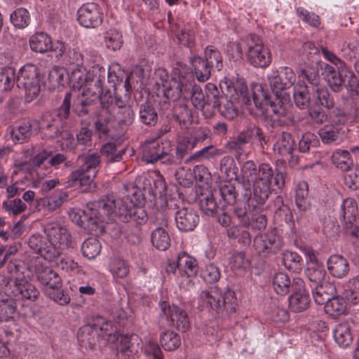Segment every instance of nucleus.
I'll return each instance as SVG.
<instances>
[{
	"instance_id": "obj_1",
	"label": "nucleus",
	"mask_w": 359,
	"mask_h": 359,
	"mask_svg": "<svg viewBox=\"0 0 359 359\" xmlns=\"http://www.w3.org/2000/svg\"><path fill=\"white\" fill-rule=\"evenodd\" d=\"M102 224L119 220L123 222L133 221L137 225H142L149 219L145 210L129 198L124 197L114 199L113 197H103L97 201Z\"/></svg>"
},
{
	"instance_id": "obj_2",
	"label": "nucleus",
	"mask_w": 359,
	"mask_h": 359,
	"mask_svg": "<svg viewBox=\"0 0 359 359\" xmlns=\"http://www.w3.org/2000/svg\"><path fill=\"white\" fill-rule=\"evenodd\" d=\"M76 163L78 168L71 173L67 186L75 188L83 187V191H87L90 189L100 166V156L95 153L83 154L78 157Z\"/></svg>"
},
{
	"instance_id": "obj_3",
	"label": "nucleus",
	"mask_w": 359,
	"mask_h": 359,
	"mask_svg": "<svg viewBox=\"0 0 359 359\" xmlns=\"http://www.w3.org/2000/svg\"><path fill=\"white\" fill-rule=\"evenodd\" d=\"M322 75L334 93L340 92L344 86L351 95L359 97V78L346 67H341L336 70L329 64L323 65Z\"/></svg>"
},
{
	"instance_id": "obj_4",
	"label": "nucleus",
	"mask_w": 359,
	"mask_h": 359,
	"mask_svg": "<svg viewBox=\"0 0 359 359\" xmlns=\"http://www.w3.org/2000/svg\"><path fill=\"white\" fill-rule=\"evenodd\" d=\"M200 298L203 303L209 305L217 313L223 314L226 311L228 315H231L236 312L237 298L234 292L229 288L224 293H222L217 287L203 290L200 294Z\"/></svg>"
},
{
	"instance_id": "obj_5",
	"label": "nucleus",
	"mask_w": 359,
	"mask_h": 359,
	"mask_svg": "<svg viewBox=\"0 0 359 359\" xmlns=\"http://www.w3.org/2000/svg\"><path fill=\"white\" fill-rule=\"evenodd\" d=\"M100 205H103L97 203V201L89 202L86 209L72 211L70 217L74 222L91 233L95 232L96 235L98 233H103L107 226H104L101 222L99 211Z\"/></svg>"
},
{
	"instance_id": "obj_6",
	"label": "nucleus",
	"mask_w": 359,
	"mask_h": 359,
	"mask_svg": "<svg viewBox=\"0 0 359 359\" xmlns=\"http://www.w3.org/2000/svg\"><path fill=\"white\" fill-rule=\"evenodd\" d=\"M16 84L25 91L27 102H30L36 98L41 91V74L39 68L33 64L24 65L18 72Z\"/></svg>"
},
{
	"instance_id": "obj_7",
	"label": "nucleus",
	"mask_w": 359,
	"mask_h": 359,
	"mask_svg": "<svg viewBox=\"0 0 359 359\" xmlns=\"http://www.w3.org/2000/svg\"><path fill=\"white\" fill-rule=\"evenodd\" d=\"M107 74L109 75V72H107L104 67L100 66H93L92 72H87L83 66L76 67L72 70L69 76V84L74 90H79L83 86L86 88L103 85Z\"/></svg>"
},
{
	"instance_id": "obj_8",
	"label": "nucleus",
	"mask_w": 359,
	"mask_h": 359,
	"mask_svg": "<svg viewBox=\"0 0 359 359\" xmlns=\"http://www.w3.org/2000/svg\"><path fill=\"white\" fill-rule=\"evenodd\" d=\"M248 62L257 68H266L271 62L270 50L257 35L250 34L245 39Z\"/></svg>"
},
{
	"instance_id": "obj_9",
	"label": "nucleus",
	"mask_w": 359,
	"mask_h": 359,
	"mask_svg": "<svg viewBox=\"0 0 359 359\" xmlns=\"http://www.w3.org/2000/svg\"><path fill=\"white\" fill-rule=\"evenodd\" d=\"M161 320H165L166 325L175 327L178 330L186 332L189 327V319L184 309L175 304L170 305L167 302L160 304Z\"/></svg>"
},
{
	"instance_id": "obj_10",
	"label": "nucleus",
	"mask_w": 359,
	"mask_h": 359,
	"mask_svg": "<svg viewBox=\"0 0 359 359\" xmlns=\"http://www.w3.org/2000/svg\"><path fill=\"white\" fill-rule=\"evenodd\" d=\"M49 243L59 249V257L62 250L72 246V236L67 229L57 222H49L43 228Z\"/></svg>"
},
{
	"instance_id": "obj_11",
	"label": "nucleus",
	"mask_w": 359,
	"mask_h": 359,
	"mask_svg": "<svg viewBox=\"0 0 359 359\" xmlns=\"http://www.w3.org/2000/svg\"><path fill=\"white\" fill-rule=\"evenodd\" d=\"M252 100L256 108H262V101L269 107L267 111H277L279 109H287L285 104L290 101L289 95L281 96L274 95V97L267 94L261 84H254L252 87Z\"/></svg>"
},
{
	"instance_id": "obj_12",
	"label": "nucleus",
	"mask_w": 359,
	"mask_h": 359,
	"mask_svg": "<svg viewBox=\"0 0 359 359\" xmlns=\"http://www.w3.org/2000/svg\"><path fill=\"white\" fill-rule=\"evenodd\" d=\"M358 214V208L355 200L346 198L343 201L339 212V218L343 227L346 230H351V235L356 238H359Z\"/></svg>"
},
{
	"instance_id": "obj_13",
	"label": "nucleus",
	"mask_w": 359,
	"mask_h": 359,
	"mask_svg": "<svg viewBox=\"0 0 359 359\" xmlns=\"http://www.w3.org/2000/svg\"><path fill=\"white\" fill-rule=\"evenodd\" d=\"M76 19L81 26L86 29H95L102 25L103 13L97 4L86 3L78 9Z\"/></svg>"
},
{
	"instance_id": "obj_14",
	"label": "nucleus",
	"mask_w": 359,
	"mask_h": 359,
	"mask_svg": "<svg viewBox=\"0 0 359 359\" xmlns=\"http://www.w3.org/2000/svg\"><path fill=\"white\" fill-rule=\"evenodd\" d=\"M255 250L264 256L275 255L283 247L281 238L273 231L257 235L253 241Z\"/></svg>"
},
{
	"instance_id": "obj_15",
	"label": "nucleus",
	"mask_w": 359,
	"mask_h": 359,
	"mask_svg": "<svg viewBox=\"0 0 359 359\" xmlns=\"http://www.w3.org/2000/svg\"><path fill=\"white\" fill-rule=\"evenodd\" d=\"M291 292L292 293L288 300L290 309L294 313L306 310L309 307L311 299L302 279L297 278Z\"/></svg>"
},
{
	"instance_id": "obj_16",
	"label": "nucleus",
	"mask_w": 359,
	"mask_h": 359,
	"mask_svg": "<svg viewBox=\"0 0 359 359\" xmlns=\"http://www.w3.org/2000/svg\"><path fill=\"white\" fill-rule=\"evenodd\" d=\"M29 247L44 259L51 262L59 257V249L46 241L42 236L34 234L28 240Z\"/></svg>"
},
{
	"instance_id": "obj_17",
	"label": "nucleus",
	"mask_w": 359,
	"mask_h": 359,
	"mask_svg": "<svg viewBox=\"0 0 359 359\" xmlns=\"http://www.w3.org/2000/svg\"><path fill=\"white\" fill-rule=\"evenodd\" d=\"M140 338L137 334L121 335L117 355L121 359H137L140 349Z\"/></svg>"
},
{
	"instance_id": "obj_18",
	"label": "nucleus",
	"mask_w": 359,
	"mask_h": 359,
	"mask_svg": "<svg viewBox=\"0 0 359 359\" xmlns=\"http://www.w3.org/2000/svg\"><path fill=\"white\" fill-rule=\"evenodd\" d=\"M227 94L230 98L241 104L250 106L253 103L252 97L249 95L246 83L243 79L236 78L228 83L225 82Z\"/></svg>"
},
{
	"instance_id": "obj_19",
	"label": "nucleus",
	"mask_w": 359,
	"mask_h": 359,
	"mask_svg": "<svg viewBox=\"0 0 359 359\" xmlns=\"http://www.w3.org/2000/svg\"><path fill=\"white\" fill-rule=\"evenodd\" d=\"M14 296L20 299L35 301L39 296V291L21 273H18L13 279Z\"/></svg>"
},
{
	"instance_id": "obj_20",
	"label": "nucleus",
	"mask_w": 359,
	"mask_h": 359,
	"mask_svg": "<svg viewBox=\"0 0 359 359\" xmlns=\"http://www.w3.org/2000/svg\"><path fill=\"white\" fill-rule=\"evenodd\" d=\"M176 226L180 231L188 232L193 231L200 221V217L196 210L191 208H182L175 212Z\"/></svg>"
},
{
	"instance_id": "obj_21",
	"label": "nucleus",
	"mask_w": 359,
	"mask_h": 359,
	"mask_svg": "<svg viewBox=\"0 0 359 359\" xmlns=\"http://www.w3.org/2000/svg\"><path fill=\"white\" fill-rule=\"evenodd\" d=\"M296 144L292 135L287 132H282L277 137V140L273 145V150L282 157L290 156V163L296 165L298 163V158L292 155Z\"/></svg>"
},
{
	"instance_id": "obj_22",
	"label": "nucleus",
	"mask_w": 359,
	"mask_h": 359,
	"mask_svg": "<svg viewBox=\"0 0 359 359\" xmlns=\"http://www.w3.org/2000/svg\"><path fill=\"white\" fill-rule=\"evenodd\" d=\"M257 180L265 182L269 187L282 189L285 183V175L278 170H273L268 163H262L259 166Z\"/></svg>"
},
{
	"instance_id": "obj_23",
	"label": "nucleus",
	"mask_w": 359,
	"mask_h": 359,
	"mask_svg": "<svg viewBox=\"0 0 359 359\" xmlns=\"http://www.w3.org/2000/svg\"><path fill=\"white\" fill-rule=\"evenodd\" d=\"M157 94L162 93L164 98L172 101L174 103L186 96V93L189 92L188 90H184L180 84L175 80H161V83H156Z\"/></svg>"
},
{
	"instance_id": "obj_24",
	"label": "nucleus",
	"mask_w": 359,
	"mask_h": 359,
	"mask_svg": "<svg viewBox=\"0 0 359 359\" xmlns=\"http://www.w3.org/2000/svg\"><path fill=\"white\" fill-rule=\"evenodd\" d=\"M19 315L26 316L28 313L18 311L16 300L0 291V322L10 321Z\"/></svg>"
},
{
	"instance_id": "obj_25",
	"label": "nucleus",
	"mask_w": 359,
	"mask_h": 359,
	"mask_svg": "<svg viewBox=\"0 0 359 359\" xmlns=\"http://www.w3.org/2000/svg\"><path fill=\"white\" fill-rule=\"evenodd\" d=\"M65 123L58 118H53L48 114L43 115L41 129L42 137L45 140H55L60 137L62 129Z\"/></svg>"
},
{
	"instance_id": "obj_26",
	"label": "nucleus",
	"mask_w": 359,
	"mask_h": 359,
	"mask_svg": "<svg viewBox=\"0 0 359 359\" xmlns=\"http://www.w3.org/2000/svg\"><path fill=\"white\" fill-rule=\"evenodd\" d=\"M35 272L38 280L41 284L48 287V290L60 287V278L50 268L43 265H36Z\"/></svg>"
},
{
	"instance_id": "obj_27",
	"label": "nucleus",
	"mask_w": 359,
	"mask_h": 359,
	"mask_svg": "<svg viewBox=\"0 0 359 359\" xmlns=\"http://www.w3.org/2000/svg\"><path fill=\"white\" fill-rule=\"evenodd\" d=\"M314 302L319 305H325L336 294L335 286L329 282L310 287Z\"/></svg>"
},
{
	"instance_id": "obj_28",
	"label": "nucleus",
	"mask_w": 359,
	"mask_h": 359,
	"mask_svg": "<svg viewBox=\"0 0 359 359\" xmlns=\"http://www.w3.org/2000/svg\"><path fill=\"white\" fill-rule=\"evenodd\" d=\"M10 135L15 144L28 142L32 135V124L30 121H23L12 127Z\"/></svg>"
},
{
	"instance_id": "obj_29",
	"label": "nucleus",
	"mask_w": 359,
	"mask_h": 359,
	"mask_svg": "<svg viewBox=\"0 0 359 359\" xmlns=\"http://www.w3.org/2000/svg\"><path fill=\"white\" fill-rule=\"evenodd\" d=\"M126 150L127 149L121 144L110 142L102 145L100 154L104 157L107 163H115L123 160Z\"/></svg>"
},
{
	"instance_id": "obj_30",
	"label": "nucleus",
	"mask_w": 359,
	"mask_h": 359,
	"mask_svg": "<svg viewBox=\"0 0 359 359\" xmlns=\"http://www.w3.org/2000/svg\"><path fill=\"white\" fill-rule=\"evenodd\" d=\"M271 189V188L265 182H262L256 178L253 184L252 194L248 197V202L255 203L258 209H261V207L268 200Z\"/></svg>"
},
{
	"instance_id": "obj_31",
	"label": "nucleus",
	"mask_w": 359,
	"mask_h": 359,
	"mask_svg": "<svg viewBox=\"0 0 359 359\" xmlns=\"http://www.w3.org/2000/svg\"><path fill=\"white\" fill-rule=\"evenodd\" d=\"M189 63L191 72L198 81L205 82L209 79L212 69L203 57L198 55H191L189 57Z\"/></svg>"
},
{
	"instance_id": "obj_32",
	"label": "nucleus",
	"mask_w": 359,
	"mask_h": 359,
	"mask_svg": "<svg viewBox=\"0 0 359 359\" xmlns=\"http://www.w3.org/2000/svg\"><path fill=\"white\" fill-rule=\"evenodd\" d=\"M327 269L333 276L342 278L349 272L348 261L341 255H332L327 260Z\"/></svg>"
},
{
	"instance_id": "obj_33",
	"label": "nucleus",
	"mask_w": 359,
	"mask_h": 359,
	"mask_svg": "<svg viewBox=\"0 0 359 359\" xmlns=\"http://www.w3.org/2000/svg\"><path fill=\"white\" fill-rule=\"evenodd\" d=\"M313 101L312 103L327 109H331L334 107V100L328 88L320 85L312 88Z\"/></svg>"
},
{
	"instance_id": "obj_34",
	"label": "nucleus",
	"mask_w": 359,
	"mask_h": 359,
	"mask_svg": "<svg viewBox=\"0 0 359 359\" xmlns=\"http://www.w3.org/2000/svg\"><path fill=\"white\" fill-rule=\"evenodd\" d=\"M266 121L271 128H276L287 126L293 118L287 109H279L277 111H266Z\"/></svg>"
},
{
	"instance_id": "obj_35",
	"label": "nucleus",
	"mask_w": 359,
	"mask_h": 359,
	"mask_svg": "<svg viewBox=\"0 0 359 359\" xmlns=\"http://www.w3.org/2000/svg\"><path fill=\"white\" fill-rule=\"evenodd\" d=\"M333 336L339 346L343 348L348 347L353 341L351 325L348 322L339 323L333 330Z\"/></svg>"
},
{
	"instance_id": "obj_36",
	"label": "nucleus",
	"mask_w": 359,
	"mask_h": 359,
	"mask_svg": "<svg viewBox=\"0 0 359 359\" xmlns=\"http://www.w3.org/2000/svg\"><path fill=\"white\" fill-rule=\"evenodd\" d=\"M172 114L180 124L186 127L191 124L193 121L192 112L189 108L187 100L185 98L173 104Z\"/></svg>"
},
{
	"instance_id": "obj_37",
	"label": "nucleus",
	"mask_w": 359,
	"mask_h": 359,
	"mask_svg": "<svg viewBox=\"0 0 359 359\" xmlns=\"http://www.w3.org/2000/svg\"><path fill=\"white\" fill-rule=\"evenodd\" d=\"M327 63L316 62L308 64L299 69V76L306 79L311 85V88L320 85L321 78L319 74V69L322 70V66Z\"/></svg>"
},
{
	"instance_id": "obj_38",
	"label": "nucleus",
	"mask_w": 359,
	"mask_h": 359,
	"mask_svg": "<svg viewBox=\"0 0 359 359\" xmlns=\"http://www.w3.org/2000/svg\"><path fill=\"white\" fill-rule=\"evenodd\" d=\"M305 273L309 280V287L318 285L325 282V276L326 272L323 266L317 261L311 259V262L308 263Z\"/></svg>"
},
{
	"instance_id": "obj_39",
	"label": "nucleus",
	"mask_w": 359,
	"mask_h": 359,
	"mask_svg": "<svg viewBox=\"0 0 359 359\" xmlns=\"http://www.w3.org/2000/svg\"><path fill=\"white\" fill-rule=\"evenodd\" d=\"M29 46L31 49L39 53H44L53 48L51 38L45 32H36L29 39Z\"/></svg>"
},
{
	"instance_id": "obj_40",
	"label": "nucleus",
	"mask_w": 359,
	"mask_h": 359,
	"mask_svg": "<svg viewBox=\"0 0 359 359\" xmlns=\"http://www.w3.org/2000/svg\"><path fill=\"white\" fill-rule=\"evenodd\" d=\"M297 278L290 280V277L284 273L278 272L273 277L272 285L274 291L280 295H285L293 290L294 281Z\"/></svg>"
},
{
	"instance_id": "obj_41",
	"label": "nucleus",
	"mask_w": 359,
	"mask_h": 359,
	"mask_svg": "<svg viewBox=\"0 0 359 359\" xmlns=\"http://www.w3.org/2000/svg\"><path fill=\"white\" fill-rule=\"evenodd\" d=\"M158 113L154 106L146 101L139 107V120L147 126H154L158 122Z\"/></svg>"
},
{
	"instance_id": "obj_42",
	"label": "nucleus",
	"mask_w": 359,
	"mask_h": 359,
	"mask_svg": "<svg viewBox=\"0 0 359 359\" xmlns=\"http://www.w3.org/2000/svg\"><path fill=\"white\" fill-rule=\"evenodd\" d=\"M97 325H86L77 332V339L81 346L86 348H93L95 344V335L97 333Z\"/></svg>"
},
{
	"instance_id": "obj_43",
	"label": "nucleus",
	"mask_w": 359,
	"mask_h": 359,
	"mask_svg": "<svg viewBox=\"0 0 359 359\" xmlns=\"http://www.w3.org/2000/svg\"><path fill=\"white\" fill-rule=\"evenodd\" d=\"M151 241L158 250L165 251L170 246V238L165 228L156 227L151 233Z\"/></svg>"
},
{
	"instance_id": "obj_44",
	"label": "nucleus",
	"mask_w": 359,
	"mask_h": 359,
	"mask_svg": "<svg viewBox=\"0 0 359 359\" xmlns=\"http://www.w3.org/2000/svg\"><path fill=\"white\" fill-rule=\"evenodd\" d=\"M309 186L304 182H300L295 191V203L299 212H306L311 208V203L308 198Z\"/></svg>"
},
{
	"instance_id": "obj_45",
	"label": "nucleus",
	"mask_w": 359,
	"mask_h": 359,
	"mask_svg": "<svg viewBox=\"0 0 359 359\" xmlns=\"http://www.w3.org/2000/svg\"><path fill=\"white\" fill-rule=\"evenodd\" d=\"M293 99L296 106L300 109H306L311 104V90L308 86L295 87L293 92Z\"/></svg>"
},
{
	"instance_id": "obj_46",
	"label": "nucleus",
	"mask_w": 359,
	"mask_h": 359,
	"mask_svg": "<svg viewBox=\"0 0 359 359\" xmlns=\"http://www.w3.org/2000/svg\"><path fill=\"white\" fill-rule=\"evenodd\" d=\"M233 207V214L238 218L239 222L244 226L245 222L248 221L252 212L256 211L258 208L257 205L246 201L236 202Z\"/></svg>"
},
{
	"instance_id": "obj_47",
	"label": "nucleus",
	"mask_w": 359,
	"mask_h": 359,
	"mask_svg": "<svg viewBox=\"0 0 359 359\" xmlns=\"http://www.w3.org/2000/svg\"><path fill=\"white\" fill-rule=\"evenodd\" d=\"M159 161L165 165H179L182 159L176 152L175 146L170 142L163 143Z\"/></svg>"
},
{
	"instance_id": "obj_48",
	"label": "nucleus",
	"mask_w": 359,
	"mask_h": 359,
	"mask_svg": "<svg viewBox=\"0 0 359 359\" xmlns=\"http://www.w3.org/2000/svg\"><path fill=\"white\" fill-rule=\"evenodd\" d=\"M332 161L336 167L344 172L354 165L350 152L344 149H337L334 151Z\"/></svg>"
},
{
	"instance_id": "obj_49",
	"label": "nucleus",
	"mask_w": 359,
	"mask_h": 359,
	"mask_svg": "<svg viewBox=\"0 0 359 359\" xmlns=\"http://www.w3.org/2000/svg\"><path fill=\"white\" fill-rule=\"evenodd\" d=\"M219 193L223 202L229 205L235 204L238 196L235 185L232 184L231 181H224L221 182Z\"/></svg>"
},
{
	"instance_id": "obj_50",
	"label": "nucleus",
	"mask_w": 359,
	"mask_h": 359,
	"mask_svg": "<svg viewBox=\"0 0 359 359\" xmlns=\"http://www.w3.org/2000/svg\"><path fill=\"white\" fill-rule=\"evenodd\" d=\"M205 107L212 109L218 108L220 103L224 101V96L221 94L216 86L208 83L205 87Z\"/></svg>"
},
{
	"instance_id": "obj_51",
	"label": "nucleus",
	"mask_w": 359,
	"mask_h": 359,
	"mask_svg": "<svg viewBox=\"0 0 359 359\" xmlns=\"http://www.w3.org/2000/svg\"><path fill=\"white\" fill-rule=\"evenodd\" d=\"M250 142L245 130L239 133L234 139L228 142V148L234 155L238 161L241 160V156L245 152L244 147Z\"/></svg>"
},
{
	"instance_id": "obj_52",
	"label": "nucleus",
	"mask_w": 359,
	"mask_h": 359,
	"mask_svg": "<svg viewBox=\"0 0 359 359\" xmlns=\"http://www.w3.org/2000/svg\"><path fill=\"white\" fill-rule=\"evenodd\" d=\"M163 142L154 141L145 146L142 152V159L147 163H155L159 161Z\"/></svg>"
},
{
	"instance_id": "obj_53",
	"label": "nucleus",
	"mask_w": 359,
	"mask_h": 359,
	"mask_svg": "<svg viewBox=\"0 0 359 359\" xmlns=\"http://www.w3.org/2000/svg\"><path fill=\"white\" fill-rule=\"evenodd\" d=\"M268 81L273 95H287L285 90L290 88L285 84L284 78L279 71H273L268 76Z\"/></svg>"
},
{
	"instance_id": "obj_54",
	"label": "nucleus",
	"mask_w": 359,
	"mask_h": 359,
	"mask_svg": "<svg viewBox=\"0 0 359 359\" xmlns=\"http://www.w3.org/2000/svg\"><path fill=\"white\" fill-rule=\"evenodd\" d=\"M325 311L333 317L344 314L346 309V303L342 297L334 295L324 306Z\"/></svg>"
},
{
	"instance_id": "obj_55",
	"label": "nucleus",
	"mask_w": 359,
	"mask_h": 359,
	"mask_svg": "<svg viewBox=\"0 0 359 359\" xmlns=\"http://www.w3.org/2000/svg\"><path fill=\"white\" fill-rule=\"evenodd\" d=\"M203 60L208 62L211 69L221 71L223 68L222 56L220 52L212 46H207L204 51Z\"/></svg>"
},
{
	"instance_id": "obj_56",
	"label": "nucleus",
	"mask_w": 359,
	"mask_h": 359,
	"mask_svg": "<svg viewBox=\"0 0 359 359\" xmlns=\"http://www.w3.org/2000/svg\"><path fill=\"white\" fill-rule=\"evenodd\" d=\"M283 263L288 270L294 273H299L302 269L303 260L297 252L286 251L283 254Z\"/></svg>"
},
{
	"instance_id": "obj_57",
	"label": "nucleus",
	"mask_w": 359,
	"mask_h": 359,
	"mask_svg": "<svg viewBox=\"0 0 359 359\" xmlns=\"http://www.w3.org/2000/svg\"><path fill=\"white\" fill-rule=\"evenodd\" d=\"M104 93L103 85L88 87L82 93L83 98L81 100L85 104L90 108L91 106L96 104L101 100V96Z\"/></svg>"
},
{
	"instance_id": "obj_58",
	"label": "nucleus",
	"mask_w": 359,
	"mask_h": 359,
	"mask_svg": "<svg viewBox=\"0 0 359 359\" xmlns=\"http://www.w3.org/2000/svg\"><path fill=\"white\" fill-rule=\"evenodd\" d=\"M236 168L233 158L227 156L223 157L220 161V172L225 181H231L235 179L240 181L237 176Z\"/></svg>"
},
{
	"instance_id": "obj_59",
	"label": "nucleus",
	"mask_w": 359,
	"mask_h": 359,
	"mask_svg": "<svg viewBox=\"0 0 359 359\" xmlns=\"http://www.w3.org/2000/svg\"><path fill=\"white\" fill-rule=\"evenodd\" d=\"M160 343L164 350L171 351L180 347L181 339L178 334L166 330L161 335Z\"/></svg>"
},
{
	"instance_id": "obj_60",
	"label": "nucleus",
	"mask_w": 359,
	"mask_h": 359,
	"mask_svg": "<svg viewBox=\"0 0 359 359\" xmlns=\"http://www.w3.org/2000/svg\"><path fill=\"white\" fill-rule=\"evenodd\" d=\"M178 270L191 276L196 273L197 266L196 260L189 256L187 253L182 252L177 257ZM182 274V273H181Z\"/></svg>"
},
{
	"instance_id": "obj_61",
	"label": "nucleus",
	"mask_w": 359,
	"mask_h": 359,
	"mask_svg": "<svg viewBox=\"0 0 359 359\" xmlns=\"http://www.w3.org/2000/svg\"><path fill=\"white\" fill-rule=\"evenodd\" d=\"M10 20L14 27L18 29H24L30 22V15L27 9L18 8L10 15Z\"/></svg>"
},
{
	"instance_id": "obj_62",
	"label": "nucleus",
	"mask_w": 359,
	"mask_h": 359,
	"mask_svg": "<svg viewBox=\"0 0 359 359\" xmlns=\"http://www.w3.org/2000/svg\"><path fill=\"white\" fill-rule=\"evenodd\" d=\"M101 248V244L97 239L89 238L83 243L81 252L85 257L92 259L100 255Z\"/></svg>"
},
{
	"instance_id": "obj_63",
	"label": "nucleus",
	"mask_w": 359,
	"mask_h": 359,
	"mask_svg": "<svg viewBox=\"0 0 359 359\" xmlns=\"http://www.w3.org/2000/svg\"><path fill=\"white\" fill-rule=\"evenodd\" d=\"M191 77L192 76L187 65H180V67L175 69L174 76L171 80L176 81L182 88H184V90H190V88L192 86L191 83Z\"/></svg>"
},
{
	"instance_id": "obj_64",
	"label": "nucleus",
	"mask_w": 359,
	"mask_h": 359,
	"mask_svg": "<svg viewBox=\"0 0 359 359\" xmlns=\"http://www.w3.org/2000/svg\"><path fill=\"white\" fill-rule=\"evenodd\" d=\"M106 47L114 51L119 50L123 44L122 35L116 29H109L104 36Z\"/></svg>"
}]
</instances>
